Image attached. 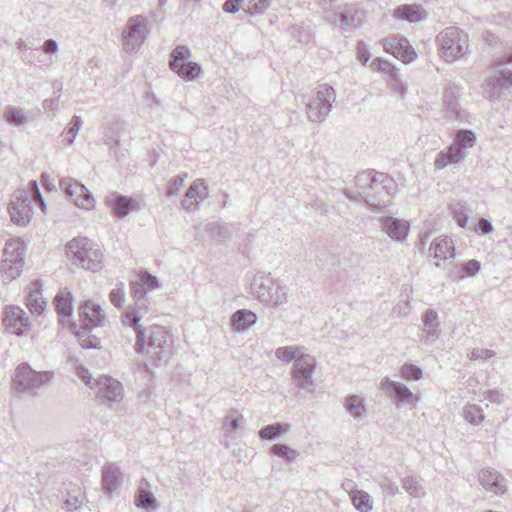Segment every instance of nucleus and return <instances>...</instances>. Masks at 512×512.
<instances>
[{
    "instance_id": "nucleus-1",
    "label": "nucleus",
    "mask_w": 512,
    "mask_h": 512,
    "mask_svg": "<svg viewBox=\"0 0 512 512\" xmlns=\"http://www.w3.org/2000/svg\"><path fill=\"white\" fill-rule=\"evenodd\" d=\"M275 357L284 364L292 363L291 379L300 390L313 391L317 360L303 345H287L275 350Z\"/></svg>"
},
{
    "instance_id": "nucleus-2",
    "label": "nucleus",
    "mask_w": 512,
    "mask_h": 512,
    "mask_svg": "<svg viewBox=\"0 0 512 512\" xmlns=\"http://www.w3.org/2000/svg\"><path fill=\"white\" fill-rule=\"evenodd\" d=\"M358 191L346 192L349 199L363 200L372 210L377 211L391 204L392 180L376 172H365L356 177Z\"/></svg>"
},
{
    "instance_id": "nucleus-3",
    "label": "nucleus",
    "mask_w": 512,
    "mask_h": 512,
    "mask_svg": "<svg viewBox=\"0 0 512 512\" xmlns=\"http://www.w3.org/2000/svg\"><path fill=\"white\" fill-rule=\"evenodd\" d=\"M249 293L261 304L277 308L288 302V288L271 273L260 271L249 278Z\"/></svg>"
},
{
    "instance_id": "nucleus-4",
    "label": "nucleus",
    "mask_w": 512,
    "mask_h": 512,
    "mask_svg": "<svg viewBox=\"0 0 512 512\" xmlns=\"http://www.w3.org/2000/svg\"><path fill=\"white\" fill-rule=\"evenodd\" d=\"M80 326L75 328V336L83 348H98L100 339L91 335L93 329L105 326L107 316L101 305L93 299L85 300L79 307Z\"/></svg>"
},
{
    "instance_id": "nucleus-5",
    "label": "nucleus",
    "mask_w": 512,
    "mask_h": 512,
    "mask_svg": "<svg viewBox=\"0 0 512 512\" xmlns=\"http://www.w3.org/2000/svg\"><path fill=\"white\" fill-rule=\"evenodd\" d=\"M476 142L475 132L468 129L458 130L451 144L436 155L433 162L435 170H443L449 167L458 169L467 158L469 150L476 145Z\"/></svg>"
},
{
    "instance_id": "nucleus-6",
    "label": "nucleus",
    "mask_w": 512,
    "mask_h": 512,
    "mask_svg": "<svg viewBox=\"0 0 512 512\" xmlns=\"http://www.w3.org/2000/svg\"><path fill=\"white\" fill-rule=\"evenodd\" d=\"M29 189L19 188L14 191L8 204L11 221L18 226H27L32 219L31 198L39 203L41 210L46 212V204L36 181L29 183Z\"/></svg>"
},
{
    "instance_id": "nucleus-7",
    "label": "nucleus",
    "mask_w": 512,
    "mask_h": 512,
    "mask_svg": "<svg viewBox=\"0 0 512 512\" xmlns=\"http://www.w3.org/2000/svg\"><path fill=\"white\" fill-rule=\"evenodd\" d=\"M132 295L135 304L128 306L125 310L122 323L123 325L133 329L136 335V349L143 352L145 348V328L140 323L141 319L148 313V305L146 301L147 289L140 281L131 284Z\"/></svg>"
},
{
    "instance_id": "nucleus-8",
    "label": "nucleus",
    "mask_w": 512,
    "mask_h": 512,
    "mask_svg": "<svg viewBox=\"0 0 512 512\" xmlns=\"http://www.w3.org/2000/svg\"><path fill=\"white\" fill-rule=\"evenodd\" d=\"M66 253L73 264L93 272L103 267V253L100 246L86 237L72 239L66 246Z\"/></svg>"
},
{
    "instance_id": "nucleus-9",
    "label": "nucleus",
    "mask_w": 512,
    "mask_h": 512,
    "mask_svg": "<svg viewBox=\"0 0 512 512\" xmlns=\"http://www.w3.org/2000/svg\"><path fill=\"white\" fill-rule=\"evenodd\" d=\"M137 354H145L147 361L157 366L164 361L172 353V340L170 332L162 326L153 325L149 328V336L145 337V348L143 352H138L136 345L134 346Z\"/></svg>"
},
{
    "instance_id": "nucleus-10",
    "label": "nucleus",
    "mask_w": 512,
    "mask_h": 512,
    "mask_svg": "<svg viewBox=\"0 0 512 512\" xmlns=\"http://www.w3.org/2000/svg\"><path fill=\"white\" fill-rule=\"evenodd\" d=\"M26 245L20 238L6 241L0 264L3 281L11 282L20 277L25 263Z\"/></svg>"
},
{
    "instance_id": "nucleus-11",
    "label": "nucleus",
    "mask_w": 512,
    "mask_h": 512,
    "mask_svg": "<svg viewBox=\"0 0 512 512\" xmlns=\"http://www.w3.org/2000/svg\"><path fill=\"white\" fill-rule=\"evenodd\" d=\"M437 41L440 56L449 63L464 57L469 51L467 33L456 27H449L442 31Z\"/></svg>"
},
{
    "instance_id": "nucleus-12",
    "label": "nucleus",
    "mask_w": 512,
    "mask_h": 512,
    "mask_svg": "<svg viewBox=\"0 0 512 512\" xmlns=\"http://www.w3.org/2000/svg\"><path fill=\"white\" fill-rule=\"evenodd\" d=\"M54 378L52 371L38 372L27 363L20 364L14 372L12 384L17 392H34L50 385Z\"/></svg>"
},
{
    "instance_id": "nucleus-13",
    "label": "nucleus",
    "mask_w": 512,
    "mask_h": 512,
    "mask_svg": "<svg viewBox=\"0 0 512 512\" xmlns=\"http://www.w3.org/2000/svg\"><path fill=\"white\" fill-rule=\"evenodd\" d=\"M336 100L335 89L328 84H320L316 87L314 96L306 104V115L309 121L323 122L329 115L332 105Z\"/></svg>"
},
{
    "instance_id": "nucleus-14",
    "label": "nucleus",
    "mask_w": 512,
    "mask_h": 512,
    "mask_svg": "<svg viewBox=\"0 0 512 512\" xmlns=\"http://www.w3.org/2000/svg\"><path fill=\"white\" fill-rule=\"evenodd\" d=\"M76 374L90 388L99 387L101 398L107 402H120L123 399V386L118 380L105 375L95 379L82 365L76 366Z\"/></svg>"
},
{
    "instance_id": "nucleus-15",
    "label": "nucleus",
    "mask_w": 512,
    "mask_h": 512,
    "mask_svg": "<svg viewBox=\"0 0 512 512\" xmlns=\"http://www.w3.org/2000/svg\"><path fill=\"white\" fill-rule=\"evenodd\" d=\"M150 33V23L144 16L131 17L122 32V48L128 53H136Z\"/></svg>"
},
{
    "instance_id": "nucleus-16",
    "label": "nucleus",
    "mask_w": 512,
    "mask_h": 512,
    "mask_svg": "<svg viewBox=\"0 0 512 512\" xmlns=\"http://www.w3.org/2000/svg\"><path fill=\"white\" fill-rule=\"evenodd\" d=\"M191 56L190 49L182 45L174 48L170 55L171 70L185 81H195L202 73L200 64L192 61Z\"/></svg>"
},
{
    "instance_id": "nucleus-17",
    "label": "nucleus",
    "mask_w": 512,
    "mask_h": 512,
    "mask_svg": "<svg viewBox=\"0 0 512 512\" xmlns=\"http://www.w3.org/2000/svg\"><path fill=\"white\" fill-rule=\"evenodd\" d=\"M512 62L502 56L497 59L487 81V93L490 99L498 98L504 90L512 87Z\"/></svg>"
},
{
    "instance_id": "nucleus-18",
    "label": "nucleus",
    "mask_w": 512,
    "mask_h": 512,
    "mask_svg": "<svg viewBox=\"0 0 512 512\" xmlns=\"http://www.w3.org/2000/svg\"><path fill=\"white\" fill-rule=\"evenodd\" d=\"M2 324L7 332L16 336H27L32 329L29 316L16 305H8L4 308Z\"/></svg>"
},
{
    "instance_id": "nucleus-19",
    "label": "nucleus",
    "mask_w": 512,
    "mask_h": 512,
    "mask_svg": "<svg viewBox=\"0 0 512 512\" xmlns=\"http://www.w3.org/2000/svg\"><path fill=\"white\" fill-rule=\"evenodd\" d=\"M59 187L66 193L71 201L79 208L91 210L95 206V199L85 185L70 177H63Z\"/></svg>"
},
{
    "instance_id": "nucleus-20",
    "label": "nucleus",
    "mask_w": 512,
    "mask_h": 512,
    "mask_svg": "<svg viewBox=\"0 0 512 512\" xmlns=\"http://www.w3.org/2000/svg\"><path fill=\"white\" fill-rule=\"evenodd\" d=\"M380 388L398 405H415L420 401V396L414 394L407 385L402 382L385 377L380 382Z\"/></svg>"
},
{
    "instance_id": "nucleus-21",
    "label": "nucleus",
    "mask_w": 512,
    "mask_h": 512,
    "mask_svg": "<svg viewBox=\"0 0 512 512\" xmlns=\"http://www.w3.org/2000/svg\"><path fill=\"white\" fill-rule=\"evenodd\" d=\"M105 202L119 218H124L130 213L140 211L144 205L141 197H129L117 193L109 195Z\"/></svg>"
},
{
    "instance_id": "nucleus-22",
    "label": "nucleus",
    "mask_w": 512,
    "mask_h": 512,
    "mask_svg": "<svg viewBox=\"0 0 512 512\" xmlns=\"http://www.w3.org/2000/svg\"><path fill=\"white\" fill-rule=\"evenodd\" d=\"M478 482L483 490L501 496L507 492V480L493 468H483L477 474Z\"/></svg>"
},
{
    "instance_id": "nucleus-23",
    "label": "nucleus",
    "mask_w": 512,
    "mask_h": 512,
    "mask_svg": "<svg viewBox=\"0 0 512 512\" xmlns=\"http://www.w3.org/2000/svg\"><path fill=\"white\" fill-rule=\"evenodd\" d=\"M383 48L386 52L404 63H410L416 58V52L409 44V41L400 35H392L384 39Z\"/></svg>"
},
{
    "instance_id": "nucleus-24",
    "label": "nucleus",
    "mask_w": 512,
    "mask_h": 512,
    "mask_svg": "<svg viewBox=\"0 0 512 512\" xmlns=\"http://www.w3.org/2000/svg\"><path fill=\"white\" fill-rule=\"evenodd\" d=\"M209 196L208 184L204 179L194 180L188 188L181 205L188 212L198 210L199 204Z\"/></svg>"
},
{
    "instance_id": "nucleus-25",
    "label": "nucleus",
    "mask_w": 512,
    "mask_h": 512,
    "mask_svg": "<svg viewBox=\"0 0 512 512\" xmlns=\"http://www.w3.org/2000/svg\"><path fill=\"white\" fill-rule=\"evenodd\" d=\"M422 338L425 345H431L441 336L440 319L437 311L428 309L422 316Z\"/></svg>"
},
{
    "instance_id": "nucleus-26",
    "label": "nucleus",
    "mask_w": 512,
    "mask_h": 512,
    "mask_svg": "<svg viewBox=\"0 0 512 512\" xmlns=\"http://www.w3.org/2000/svg\"><path fill=\"white\" fill-rule=\"evenodd\" d=\"M381 228L392 240L404 242L408 236L410 224L406 220L388 216L381 219Z\"/></svg>"
},
{
    "instance_id": "nucleus-27",
    "label": "nucleus",
    "mask_w": 512,
    "mask_h": 512,
    "mask_svg": "<svg viewBox=\"0 0 512 512\" xmlns=\"http://www.w3.org/2000/svg\"><path fill=\"white\" fill-rule=\"evenodd\" d=\"M429 255L438 260L435 265L440 266L439 261H446L455 257V247L451 238L437 237L429 247Z\"/></svg>"
},
{
    "instance_id": "nucleus-28",
    "label": "nucleus",
    "mask_w": 512,
    "mask_h": 512,
    "mask_svg": "<svg viewBox=\"0 0 512 512\" xmlns=\"http://www.w3.org/2000/svg\"><path fill=\"white\" fill-rule=\"evenodd\" d=\"M245 423L244 415L237 409H231L223 418L222 430L228 438L234 440L239 437V431Z\"/></svg>"
},
{
    "instance_id": "nucleus-29",
    "label": "nucleus",
    "mask_w": 512,
    "mask_h": 512,
    "mask_svg": "<svg viewBox=\"0 0 512 512\" xmlns=\"http://www.w3.org/2000/svg\"><path fill=\"white\" fill-rule=\"evenodd\" d=\"M26 306L32 314L40 315L47 306V301L42 294V284L39 280L32 282L28 288Z\"/></svg>"
},
{
    "instance_id": "nucleus-30",
    "label": "nucleus",
    "mask_w": 512,
    "mask_h": 512,
    "mask_svg": "<svg viewBox=\"0 0 512 512\" xmlns=\"http://www.w3.org/2000/svg\"><path fill=\"white\" fill-rule=\"evenodd\" d=\"M256 322V313L249 309L237 310L230 318L231 329L234 333H243L249 330Z\"/></svg>"
},
{
    "instance_id": "nucleus-31",
    "label": "nucleus",
    "mask_w": 512,
    "mask_h": 512,
    "mask_svg": "<svg viewBox=\"0 0 512 512\" xmlns=\"http://www.w3.org/2000/svg\"><path fill=\"white\" fill-rule=\"evenodd\" d=\"M393 15L398 19L416 23L425 20L428 14L420 5L410 4L398 6Z\"/></svg>"
},
{
    "instance_id": "nucleus-32",
    "label": "nucleus",
    "mask_w": 512,
    "mask_h": 512,
    "mask_svg": "<svg viewBox=\"0 0 512 512\" xmlns=\"http://www.w3.org/2000/svg\"><path fill=\"white\" fill-rule=\"evenodd\" d=\"M102 485L105 492L111 495L121 485V471L115 464H108L102 470Z\"/></svg>"
},
{
    "instance_id": "nucleus-33",
    "label": "nucleus",
    "mask_w": 512,
    "mask_h": 512,
    "mask_svg": "<svg viewBox=\"0 0 512 512\" xmlns=\"http://www.w3.org/2000/svg\"><path fill=\"white\" fill-rule=\"evenodd\" d=\"M344 408L357 421L364 419L367 415L365 398L360 395L348 396L345 399Z\"/></svg>"
},
{
    "instance_id": "nucleus-34",
    "label": "nucleus",
    "mask_w": 512,
    "mask_h": 512,
    "mask_svg": "<svg viewBox=\"0 0 512 512\" xmlns=\"http://www.w3.org/2000/svg\"><path fill=\"white\" fill-rule=\"evenodd\" d=\"M292 429V426L288 423H273L262 427L258 432V437L261 440H276L281 436L289 433Z\"/></svg>"
},
{
    "instance_id": "nucleus-35",
    "label": "nucleus",
    "mask_w": 512,
    "mask_h": 512,
    "mask_svg": "<svg viewBox=\"0 0 512 512\" xmlns=\"http://www.w3.org/2000/svg\"><path fill=\"white\" fill-rule=\"evenodd\" d=\"M57 313L62 317H70L73 313V296L72 293L64 288L60 290L54 299Z\"/></svg>"
},
{
    "instance_id": "nucleus-36",
    "label": "nucleus",
    "mask_w": 512,
    "mask_h": 512,
    "mask_svg": "<svg viewBox=\"0 0 512 512\" xmlns=\"http://www.w3.org/2000/svg\"><path fill=\"white\" fill-rule=\"evenodd\" d=\"M350 500L353 507L359 512H371L374 508L373 498L364 490L351 491Z\"/></svg>"
},
{
    "instance_id": "nucleus-37",
    "label": "nucleus",
    "mask_w": 512,
    "mask_h": 512,
    "mask_svg": "<svg viewBox=\"0 0 512 512\" xmlns=\"http://www.w3.org/2000/svg\"><path fill=\"white\" fill-rule=\"evenodd\" d=\"M135 505L148 512H155L159 507V504L153 493L143 487L139 488L138 490V493L135 497Z\"/></svg>"
},
{
    "instance_id": "nucleus-38",
    "label": "nucleus",
    "mask_w": 512,
    "mask_h": 512,
    "mask_svg": "<svg viewBox=\"0 0 512 512\" xmlns=\"http://www.w3.org/2000/svg\"><path fill=\"white\" fill-rule=\"evenodd\" d=\"M463 418L471 425H480L485 420L483 409L474 403H467L462 411Z\"/></svg>"
},
{
    "instance_id": "nucleus-39",
    "label": "nucleus",
    "mask_w": 512,
    "mask_h": 512,
    "mask_svg": "<svg viewBox=\"0 0 512 512\" xmlns=\"http://www.w3.org/2000/svg\"><path fill=\"white\" fill-rule=\"evenodd\" d=\"M270 453L287 463H293L299 456L296 449L281 443H275L270 447Z\"/></svg>"
},
{
    "instance_id": "nucleus-40",
    "label": "nucleus",
    "mask_w": 512,
    "mask_h": 512,
    "mask_svg": "<svg viewBox=\"0 0 512 512\" xmlns=\"http://www.w3.org/2000/svg\"><path fill=\"white\" fill-rule=\"evenodd\" d=\"M242 9L252 16L263 15L269 9L271 0H240Z\"/></svg>"
},
{
    "instance_id": "nucleus-41",
    "label": "nucleus",
    "mask_w": 512,
    "mask_h": 512,
    "mask_svg": "<svg viewBox=\"0 0 512 512\" xmlns=\"http://www.w3.org/2000/svg\"><path fill=\"white\" fill-rule=\"evenodd\" d=\"M4 119L7 123L14 126H21L28 122L25 110L14 106L6 107L4 111Z\"/></svg>"
},
{
    "instance_id": "nucleus-42",
    "label": "nucleus",
    "mask_w": 512,
    "mask_h": 512,
    "mask_svg": "<svg viewBox=\"0 0 512 512\" xmlns=\"http://www.w3.org/2000/svg\"><path fill=\"white\" fill-rule=\"evenodd\" d=\"M358 10L354 5H346L341 12L340 25L343 30L352 29L358 26Z\"/></svg>"
},
{
    "instance_id": "nucleus-43",
    "label": "nucleus",
    "mask_w": 512,
    "mask_h": 512,
    "mask_svg": "<svg viewBox=\"0 0 512 512\" xmlns=\"http://www.w3.org/2000/svg\"><path fill=\"white\" fill-rule=\"evenodd\" d=\"M85 499V494L81 491V489L77 486H74L68 493V497L64 502V508L69 512H73L81 507Z\"/></svg>"
},
{
    "instance_id": "nucleus-44",
    "label": "nucleus",
    "mask_w": 512,
    "mask_h": 512,
    "mask_svg": "<svg viewBox=\"0 0 512 512\" xmlns=\"http://www.w3.org/2000/svg\"><path fill=\"white\" fill-rule=\"evenodd\" d=\"M373 71L381 72L387 75L391 80L396 81L399 75L398 70L388 61L381 58H375L368 65Z\"/></svg>"
},
{
    "instance_id": "nucleus-45",
    "label": "nucleus",
    "mask_w": 512,
    "mask_h": 512,
    "mask_svg": "<svg viewBox=\"0 0 512 512\" xmlns=\"http://www.w3.org/2000/svg\"><path fill=\"white\" fill-rule=\"evenodd\" d=\"M403 489L414 498H422L425 496L424 487L421 481L416 477H406L402 480Z\"/></svg>"
},
{
    "instance_id": "nucleus-46",
    "label": "nucleus",
    "mask_w": 512,
    "mask_h": 512,
    "mask_svg": "<svg viewBox=\"0 0 512 512\" xmlns=\"http://www.w3.org/2000/svg\"><path fill=\"white\" fill-rule=\"evenodd\" d=\"M400 376L408 381H419L423 378V371L413 363H405L400 368Z\"/></svg>"
},
{
    "instance_id": "nucleus-47",
    "label": "nucleus",
    "mask_w": 512,
    "mask_h": 512,
    "mask_svg": "<svg viewBox=\"0 0 512 512\" xmlns=\"http://www.w3.org/2000/svg\"><path fill=\"white\" fill-rule=\"evenodd\" d=\"M82 127V120L79 116H73L68 127L63 132L64 141L68 145H72L74 143L75 137L79 133Z\"/></svg>"
},
{
    "instance_id": "nucleus-48",
    "label": "nucleus",
    "mask_w": 512,
    "mask_h": 512,
    "mask_svg": "<svg viewBox=\"0 0 512 512\" xmlns=\"http://www.w3.org/2000/svg\"><path fill=\"white\" fill-rule=\"evenodd\" d=\"M110 302L117 308H122L125 303V286L122 282L117 283L109 294Z\"/></svg>"
},
{
    "instance_id": "nucleus-49",
    "label": "nucleus",
    "mask_w": 512,
    "mask_h": 512,
    "mask_svg": "<svg viewBox=\"0 0 512 512\" xmlns=\"http://www.w3.org/2000/svg\"><path fill=\"white\" fill-rule=\"evenodd\" d=\"M412 295H411V290L409 292H407L404 296H403V299H401L399 301V303L397 305H395V307L393 308V313H395L396 315L398 316H405L407 314L410 313L411 311V301H412Z\"/></svg>"
},
{
    "instance_id": "nucleus-50",
    "label": "nucleus",
    "mask_w": 512,
    "mask_h": 512,
    "mask_svg": "<svg viewBox=\"0 0 512 512\" xmlns=\"http://www.w3.org/2000/svg\"><path fill=\"white\" fill-rule=\"evenodd\" d=\"M122 123L115 122L110 127H108V131L103 136V141L109 145L110 147H116L119 143V136L115 135L116 130L120 129Z\"/></svg>"
},
{
    "instance_id": "nucleus-51",
    "label": "nucleus",
    "mask_w": 512,
    "mask_h": 512,
    "mask_svg": "<svg viewBox=\"0 0 512 512\" xmlns=\"http://www.w3.org/2000/svg\"><path fill=\"white\" fill-rule=\"evenodd\" d=\"M186 175H178L169 180L167 196L172 197L179 193L184 187Z\"/></svg>"
},
{
    "instance_id": "nucleus-52",
    "label": "nucleus",
    "mask_w": 512,
    "mask_h": 512,
    "mask_svg": "<svg viewBox=\"0 0 512 512\" xmlns=\"http://www.w3.org/2000/svg\"><path fill=\"white\" fill-rule=\"evenodd\" d=\"M140 281L148 291L159 289L162 286L160 280L148 272H143L140 275Z\"/></svg>"
},
{
    "instance_id": "nucleus-53",
    "label": "nucleus",
    "mask_w": 512,
    "mask_h": 512,
    "mask_svg": "<svg viewBox=\"0 0 512 512\" xmlns=\"http://www.w3.org/2000/svg\"><path fill=\"white\" fill-rule=\"evenodd\" d=\"M485 398L492 404L501 405L506 400L505 393L500 389H491L485 393Z\"/></svg>"
},
{
    "instance_id": "nucleus-54",
    "label": "nucleus",
    "mask_w": 512,
    "mask_h": 512,
    "mask_svg": "<svg viewBox=\"0 0 512 512\" xmlns=\"http://www.w3.org/2000/svg\"><path fill=\"white\" fill-rule=\"evenodd\" d=\"M495 356V352L485 348H474L469 354L470 360H486Z\"/></svg>"
},
{
    "instance_id": "nucleus-55",
    "label": "nucleus",
    "mask_w": 512,
    "mask_h": 512,
    "mask_svg": "<svg viewBox=\"0 0 512 512\" xmlns=\"http://www.w3.org/2000/svg\"><path fill=\"white\" fill-rule=\"evenodd\" d=\"M357 58L365 66L370 64V53L368 45L363 41H359L357 43Z\"/></svg>"
},
{
    "instance_id": "nucleus-56",
    "label": "nucleus",
    "mask_w": 512,
    "mask_h": 512,
    "mask_svg": "<svg viewBox=\"0 0 512 512\" xmlns=\"http://www.w3.org/2000/svg\"><path fill=\"white\" fill-rule=\"evenodd\" d=\"M481 269V263L478 260H469L462 265V271L469 277H474Z\"/></svg>"
},
{
    "instance_id": "nucleus-57",
    "label": "nucleus",
    "mask_w": 512,
    "mask_h": 512,
    "mask_svg": "<svg viewBox=\"0 0 512 512\" xmlns=\"http://www.w3.org/2000/svg\"><path fill=\"white\" fill-rule=\"evenodd\" d=\"M444 104L450 112H456L458 107L457 96L453 95L452 92L446 91L444 94Z\"/></svg>"
},
{
    "instance_id": "nucleus-58",
    "label": "nucleus",
    "mask_w": 512,
    "mask_h": 512,
    "mask_svg": "<svg viewBox=\"0 0 512 512\" xmlns=\"http://www.w3.org/2000/svg\"><path fill=\"white\" fill-rule=\"evenodd\" d=\"M59 98H53V99H46L43 102V108L47 113H51V116L53 117L55 113L57 112L59 108Z\"/></svg>"
},
{
    "instance_id": "nucleus-59",
    "label": "nucleus",
    "mask_w": 512,
    "mask_h": 512,
    "mask_svg": "<svg viewBox=\"0 0 512 512\" xmlns=\"http://www.w3.org/2000/svg\"><path fill=\"white\" fill-rule=\"evenodd\" d=\"M242 8L240 0H226L223 4V10L227 13H236Z\"/></svg>"
},
{
    "instance_id": "nucleus-60",
    "label": "nucleus",
    "mask_w": 512,
    "mask_h": 512,
    "mask_svg": "<svg viewBox=\"0 0 512 512\" xmlns=\"http://www.w3.org/2000/svg\"><path fill=\"white\" fill-rule=\"evenodd\" d=\"M42 50L46 54H55L58 51V44L55 40L48 39L43 43Z\"/></svg>"
},
{
    "instance_id": "nucleus-61",
    "label": "nucleus",
    "mask_w": 512,
    "mask_h": 512,
    "mask_svg": "<svg viewBox=\"0 0 512 512\" xmlns=\"http://www.w3.org/2000/svg\"><path fill=\"white\" fill-rule=\"evenodd\" d=\"M478 229L482 234H490L493 231V225L489 220L481 218L478 221Z\"/></svg>"
},
{
    "instance_id": "nucleus-62",
    "label": "nucleus",
    "mask_w": 512,
    "mask_h": 512,
    "mask_svg": "<svg viewBox=\"0 0 512 512\" xmlns=\"http://www.w3.org/2000/svg\"><path fill=\"white\" fill-rule=\"evenodd\" d=\"M454 218L457 222V224L460 226V227H465L468 223V215L466 214V212L464 210H458L455 212L454 214Z\"/></svg>"
},
{
    "instance_id": "nucleus-63",
    "label": "nucleus",
    "mask_w": 512,
    "mask_h": 512,
    "mask_svg": "<svg viewBox=\"0 0 512 512\" xmlns=\"http://www.w3.org/2000/svg\"><path fill=\"white\" fill-rule=\"evenodd\" d=\"M317 5L324 11H327L330 9V7L333 5L334 2L337 0H315Z\"/></svg>"
},
{
    "instance_id": "nucleus-64",
    "label": "nucleus",
    "mask_w": 512,
    "mask_h": 512,
    "mask_svg": "<svg viewBox=\"0 0 512 512\" xmlns=\"http://www.w3.org/2000/svg\"><path fill=\"white\" fill-rule=\"evenodd\" d=\"M342 488L348 493L350 496L351 491H357L358 489L355 488V484L352 480H346L342 483Z\"/></svg>"
}]
</instances>
